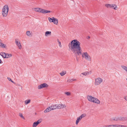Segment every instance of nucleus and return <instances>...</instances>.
Returning <instances> with one entry per match:
<instances>
[{"label": "nucleus", "mask_w": 127, "mask_h": 127, "mask_svg": "<svg viewBox=\"0 0 127 127\" xmlns=\"http://www.w3.org/2000/svg\"><path fill=\"white\" fill-rule=\"evenodd\" d=\"M121 67L124 70L127 72V66L124 65H122Z\"/></svg>", "instance_id": "nucleus-17"}, {"label": "nucleus", "mask_w": 127, "mask_h": 127, "mask_svg": "<svg viewBox=\"0 0 127 127\" xmlns=\"http://www.w3.org/2000/svg\"><path fill=\"white\" fill-rule=\"evenodd\" d=\"M86 114H81L79 117L82 119V118L86 117Z\"/></svg>", "instance_id": "nucleus-30"}, {"label": "nucleus", "mask_w": 127, "mask_h": 127, "mask_svg": "<svg viewBox=\"0 0 127 127\" xmlns=\"http://www.w3.org/2000/svg\"><path fill=\"white\" fill-rule=\"evenodd\" d=\"M9 8L7 5H5L3 7L2 11V15L4 17H6L8 15Z\"/></svg>", "instance_id": "nucleus-3"}, {"label": "nucleus", "mask_w": 127, "mask_h": 127, "mask_svg": "<svg viewBox=\"0 0 127 127\" xmlns=\"http://www.w3.org/2000/svg\"><path fill=\"white\" fill-rule=\"evenodd\" d=\"M118 125H111L110 127H118Z\"/></svg>", "instance_id": "nucleus-35"}, {"label": "nucleus", "mask_w": 127, "mask_h": 127, "mask_svg": "<svg viewBox=\"0 0 127 127\" xmlns=\"http://www.w3.org/2000/svg\"><path fill=\"white\" fill-rule=\"evenodd\" d=\"M48 20L50 22H53L54 24L57 25L58 23V20L57 19L53 17L52 18L49 17Z\"/></svg>", "instance_id": "nucleus-4"}, {"label": "nucleus", "mask_w": 127, "mask_h": 127, "mask_svg": "<svg viewBox=\"0 0 127 127\" xmlns=\"http://www.w3.org/2000/svg\"><path fill=\"white\" fill-rule=\"evenodd\" d=\"M0 55H1L3 58H6V53L3 52H1L0 53Z\"/></svg>", "instance_id": "nucleus-22"}, {"label": "nucleus", "mask_w": 127, "mask_h": 127, "mask_svg": "<svg viewBox=\"0 0 127 127\" xmlns=\"http://www.w3.org/2000/svg\"><path fill=\"white\" fill-rule=\"evenodd\" d=\"M111 8L115 10H117L118 9L117 5L115 4H111Z\"/></svg>", "instance_id": "nucleus-14"}, {"label": "nucleus", "mask_w": 127, "mask_h": 127, "mask_svg": "<svg viewBox=\"0 0 127 127\" xmlns=\"http://www.w3.org/2000/svg\"><path fill=\"white\" fill-rule=\"evenodd\" d=\"M6 58H8L11 57L12 56V55L11 54H8L6 53Z\"/></svg>", "instance_id": "nucleus-29"}, {"label": "nucleus", "mask_w": 127, "mask_h": 127, "mask_svg": "<svg viewBox=\"0 0 127 127\" xmlns=\"http://www.w3.org/2000/svg\"><path fill=\"white\" fill-rule=\"evenodd\" d=\"M81 119L79 117H77L76 122V124L77 125L79 122L81 120Z\"/></svg>", "instance_id": "nucleus-21"}, {"label": "nucleus", "mask_w": 127, "mask_h": 127, "mask_svg": "<svg viewBox=\"0 0 127 127\" xmlns=\"http://www.w3.org/2000/svg\"><path fill=\"white\" fill-rule=\"evenodd\" d=\"M18 85L19 86H21V85H19V84Z\"/></svg>", "instance_id": "nucleus-39"}, {"label": "nucleus", "mask_w": 127, "mask_h": 127, "mask_svg": "<svg viewBox=\"0 0 127 127\" xmlns=\"http://www.w3.org/2000/svg\"><path fill=\"white\" fill-rule=\"evenodd\" d=\"M105 6L107 8H111V4H106L105 5Z\"/></svg>", "instance_id": "nucleus-25"}, {"label": "nucleus", "mask_w": 127, "mask_h": 127, "mask_svg": "<svg viewBox=\"0 0 127 127\" xmlns=\"http://www.w3.org/2000/svg\"><path fill=\"white\" fill-rule=\"evenodd\" d=\"M50 11H48L45 9H42L41 13L43 14H45L47 13H49L51 12Z\"/></svg>", "instance_id": "nucleus-16"}, {"label": "nucleus", "mask_w": 127, "mask_h": 127, "mask_svg": "<svg viewBox=\"0 0 127 127\" xmlns=\"http://www.w3.org/2000/svg\"><path fill=\"white\" fill-rule=\"evenodd\" d=\"M7 79L9 81L11 82H12L13 83H14V82L10 78L8 77Z\"/></svg>", "instance_id": "nucleus-34"}, {"label": "nucleus", "mask_w": 127, "mask_h": 127, "mask_svg": "<svg viewBox=\"0 0 127 127\" xmlns=\"http://www.w3.org/2000/svg\"><path fill=\"white\" fill-rule=\"evenodd\" d=\"M48 87V85L46 83H43L40 84V85L38 86L37 88L38 89H43L44 88H47Z\"/></svg>", "instance_id": "nucleus-6"}, {"label": "nucleus", "mask_w": 127, "mask_h": 127, "mask_svg": "<svg viewBox=\"0 0 127 127\" xmlns=\"http://www.w3.org/2000/svg\"><path fill=\"white\" fill-rule=\"evenodd\" d=\"M88 38H90V37H88Z\"/></svg>", "instance_id": "nucleus-41"}, {"label": "nucleus", "mask_w": 127, "mask_h": 127, "mask_svg": "<svg viewBox=\"0 0 127 127\" xmlns=\"http://www.w3.org/2000/svg\"><path fill=\"white\" fill-rule=\"evenodd\" d=\"M127 120V117H123L122 116H118V121H125Z\"/></svg>", "instance_id": "nucleus-10"}, {"label": "nucleus", "mask_w": 127, "mask_h": 127, "mask_svg": "<svg viewBox=\"0 0 127 127\" xmlns=\"http://www.w3.org/2000/svg\"><path fill=\"white\" fill-rule=\"evenodd\" d=\"M42 121L41 119L38 120L37 122H34L32 125L33 127H36Z\"/></svg>", "instance_id": "nucleus-7"}, {"label": "nucleus", "mask_w": 127, "mask_h": 127, "mask_svg": "<svg viewBox=\"0 0 127 127\" xmlns=\"http://www.w3.org/2000/svg\"><path fill=\"white\" fill-rule=\"evenodd\" d=\"M0 47L4 48H6V45L2 43H0Z\"/></svg>", "instance_id": "nucleus-23"}, {"label": "nucleus", "mask_w": 127, "mask_h": 127, "mask_svg": "<svg viewBox=\"0 0 127 127\" xmlns=\"http://www.w3.org/2000/svg\"><path fill=\"white\" fill-rule=\"evenodd\" d=\"M57 41L58 42V44H59V46L60 47H61L62 46V45H61V42L60 41L59 39L57 40Z\"/></svg>", "instance_id": "nucleus-32"}, {"label": "nucleus", "mask_w": 127, "mask_h": 127, "mask_svg": "<svg viewBox=\"0 0 127 127\" xmlns=\"http://www.w3.org/2000/svg\"><path fill=\"white\" fill-rule=\"evenodd\" d=\"M64 94L68 96H70L71 95V93L69 92H65Z\"/></svg>", "instance_id": "nucleus-27"}, {"label": "nucleus", "mask_w": 127, "mask_h": 127, "mask_svg": "<svg viewBox=\"0 0 127 127\" xmlns=\"http://www.w3.org/2000/svg\"><path fill=\"white\" fill-rule=\"evenodd\" d=\"M2 61L0 59V64H2Z\"/></svg>", "instance_id": "nucleus-38"}, {"label": "nucleus", "mask_w": 127, "mask_h": 127, "mask_svg": "<svg viewBox=\"0 0 127 127\" xmlns=\"http://www.w3.org/2000/svg\"><path fill=\"white\" fill-rule=\"evenodd\" d=\"M26 34L27 35L29 36H32L31 33H30V31H27L26 32Z\"/></svg>", "instance_id": "nucleus-26"}, {"label": "nucleus", "mask_w": 127, "mask_h": 127, "mask_svg": "<svg viewBox=\"0 0 127 127\" xmlns=\"http://www.w3.org/2000/svg\"><path fill=\"white\" fill-rule=\"evenodd\" d=\"M80 42L77 39H74L71 41L68 44L69 48L74 54L76 57L82 55L83 58L88 61H91L92 58L87 52L82 53V50L80 47Z\"/></svg>", "instance_id": "nucleus-1"}, {"label": "nucleus", "mask_w": 127, "mask_h": 127, "mask_svg": "<svg viewBox=\"0 0 127 127\" xmlns=\"http://www.w3.org/2000/svg\"><path fill=\"white\" fill-rule=\"evenodd\" d=\"M66 73V72L65 71H63L60 73V74L61 76H63Z\"/></svg>", "instance_id": "nucleus-24"}, {"label": "nucleus", "mask_w": 127, "mask_h": 127, "mask_svg": "<svg viewBox=\"0 0 127 127\" xmlns=\"http://www.w3.org/2000/svg\"><path fill=\"white\" fill-rule=\"evenodd\" d=\"M50 106L52 110H53L56 108V104H52Z\"/></svg>", "instance_id": "nucleus-19"}, {"label": "nucleus", "mask_w": 127, "mask_h": 127, "mask_svg": "<svg viewBox=\"0 0 127 127\" xmlns=\"http://www.w3.org/2000/svg\"><path fill=\"white\" fill-rule=\"evenodd\" d=\"M22 89V87H21V89Z\"/></svg>", "instance_id": "nucleus-40"}, {"label": "nucleus", "mask_w": 127, "mask_h": 127, "mask_svg": "<svg viewBox=\"0 0 127 127\" xmlns=\"http://www.w3.org/2000/svg\"><path fill=\"white\" fill-rule=\"evenodd\" d=\"M89 74V73L87 71L83 72L81 73L80 75V76L81 77H83L84 76H86L88 75Z\"/></svg>", "instance_id": "nucleus-11"}, {"label": "nucleus", "mask_w": 127, "mask_h": 127, "mask_svg": "<svg viewBox=\"0 0 127 127\" xmlns=\"http://www.w3.org/2000/svg\"><path fill=\"white\" fill-rule=\"evenodd\" d=\"M118 125V127H127L126 126L121 125Z\"/></svg>", "instance_id": "nucleus-33"}, {"label": "nucleus", "mask_w": 127, "mask_h": 127, "mask_svg": "<svg viewBox=\"0 0 127 127\" xmlns=\"http://www.w3.org/2000/svg\"><path fill=\"white\" fill-rule=\"evenodd\" d=\"M19 116L20 117H21L22 118L25 119V118L23 116L22 114L21 113H20L19 114Z\"/></svg>", "instance_id": "nucleus-31"}, {"label": "nucleus", "mask_w": 127, "mask_h": 127, "mask_svg": "<svg viewBox=\"0 0 127 127\" xmlns=\"http://www.w3.org/2000/svg\"><path fill=\"white\" fill-rule=\"evenodd\" d=\"M76 79L74 78H69L68 79L67 82L68 83H71L72 82L76 81Z\"/></svg>", "instance_id": "nucleus-12"}, {"label": "nucleus", "mask_w": 127, "mask_h": 127, "mask_svg": "<svg viewBox=\"0 0 127 127\" xmlns=\"http://www.w3.org/2000/svg\"><path fill=\"white\" fill-rule=\"evenodd\" d=\"M124 98L127 101V96L124 97Z\"/></svg>", "instance_id": "nucleus-37"}, {"label": "nucleus", "mask_w": 127, "mask_h": 127, "mask_svg": "<svg viewBox=\"0 0 127 127\" xmlns=\"http://www.w3.org/2000/svg\"><path fill=\"white\" fill-rule=\"evenodd\" d=\"M52 110L50 106L48 107L47 109H46L44 111V112L45 113H47L49 112L51 110Z\"/></svg>", "instance_id": "nucleus-18"}, {"label": "nucleus", "mask_w": 127, "mask_h": 127, "mask_svg": "<svg viewBox=\"0 0 127 127\" xmlns=\"http://www.w3.org/2000/svg\"><path fill=\"white\" fill-rule=\"evenodd\" d=\"M102 127H110V125H106L103 126Z\"/></svg>", "instance_id": "nucleus-36"}, {"label": "nucleus", "mask_w": 127, "mask_h": 127, "mask_svg": "<svg viewBox=\"0 0 127 127\" xmlns=\"http://www.w3.org/2000/svg\"><path fill=\"white\" fill-rule=\"evenodd\" d=\"M66 107V106L64 104H58L56 105V108L61 109L65 108Z\"/></svg>", "instance_id": "nucleus-8"}, {"label": "nucleus", "mask_w": 127, "mask_h": 127, "mask_svg": "<svg viewBox=\"0 0 127 127\" xmlns=\"http://www.w3.org/2000/svg\"><path fill=\"white\" fill-rule=\"evenodd\" d=\"M87 98L89 101L91 102L97 104H99L100 103V101L98 99L91 95H88L87 96Z\"/></svg>", "instance_id": "nucleus-2"}, {"label": "nucleus", "mask_w": 127, "mask_h": 127, "mask_svg": "<svg viewBox=\"0 0 127 127\" xmlns=\"http://www.w3.org/2000/svg\"><path fill=\"white\" fill-rule=\"evenodd\" d=\"M42 10V9L39 8H36L34 9V10L35 11L41 13Z\"/></svg>", "instance_id": "nucleus-15"}, {"label": "nucleus", "mask_w": 127, "mask_h": 127, "mask_svg": "<svg viewBox=\"0 0 127 127\" xmlns=\"http://www.w3.org/2000/svg\"><path fill=\"white\" fill-rule=\"evenodd\" d=\"M31 101V100L30 99L26 100L25 101V105H27Z\"/></svg>", "instance_id": "nucleus-28"}, {"label": "nucleus", "mask_w": 127, "mask_h": 127, "mask_svg": "<svg viewBox=\"0 0 127 127\" xmlns=\"http://www.w3.org/2000/svg\"><path fill=\"white\" fill-rule=\"evenodd\" d=\"M51 32L50 31H46L45 32V36H48L50 35L51 34Z\"/></svg>", "instance_id": "nucleus-20"}, {"label": "nucleus", "mask_w": 127, "mask_h": 127, "mask_svg": "<svg viewBox=\"0 0 127 127\" xmlns=\"http://www.w3.org/2000/svg\"><path fill=\"white\" fill-rule=\"evenodd\" d=\"M103 81L102 79L100 78H98L95 79V84L96 85H97L100 84Z\"/></svg>", "instance_id": "nucleus-5"}, {"label": "nucleus", "mask_w": 127, "mask_h": 127, "mask_svg": "<svg viewBox=\"0 0 127 127\" xmlns=\"http://www.w3.org/2000/svg\"><path fill=\"white\" fill-rule=\"evenodd\" d=\"M110 120L111 121H118V116H116L111 118Z\"/></svg>", "instance_id": "nucleus-13"}, {"label": "nucleus", "mask_w": 127, "mask_h": 127, "mask_svg": "<svg viewBox=\"0 0 127 127\" xmlns=\"http://www.w3.org/2000/svg\"><path fill=\"white\" fill-rule=\"evenodd\" d=\"M15 42L16 45L18 46L19 49H21L22 48V46L20 41H19L17 39L15 40Z\"/></svg>", "instance_id": "nucleus-9"}]
</instances>
